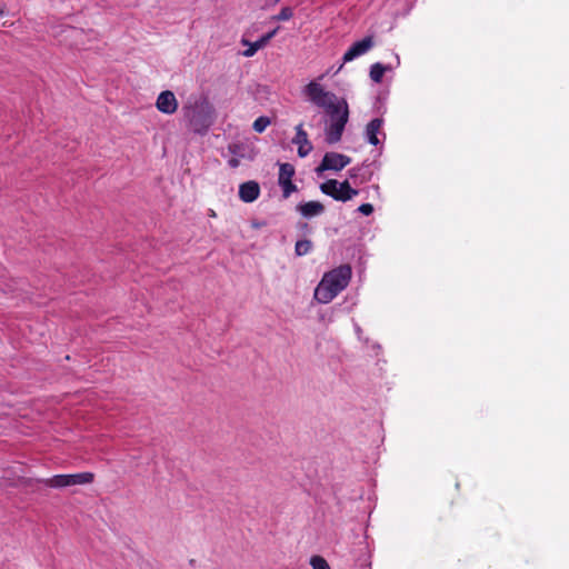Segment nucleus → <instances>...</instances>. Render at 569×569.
<instances>
[{
	"instance_id": "obj_1",
	"label": "nucleus",
	"mask_w": 569,
	"mask_h": 569,
	"mask_svg": "<svg viewBox=\"0 0 569 569\" xmlns=\"http://www.w3.org/2000/svg\"><path fill=\"white\" fill-rule=\"evenodd\" d=\"M305 94L319 108L325 109L329 116V123L325 129L326 141L335 144L341 140L345 127L349 120V107L345 99H339L333 92L326 91L316 81L305 87Z\"/></svg>"
},
{
	"instance_id": "obj_2",
	"label": "nucleus",
	"mask_w": 569,
	"mask_h": 569,
	"mask_svg": "<svg viewBox=\"0 0 569 569\" xmlns=\"http://www.w3.org/2000/svg\"><path fill=\"white\" fill-rule=\"evenodd\" d=\"M352 276L349 264H341L326 272L315 290V299L320 303L331 302L345 290Z\"/></svg>"
},
{
	"instance_id": "obj_3",
	"label": "nucleus",
	"mask_w": 569,
	"mask_h": 569,
	"mask_svg": "<svg viewBox=\"0 0 569 569\" xmlns=\"http://www.w3.org/2000/svg\"><path fill=\"white\" fill-rule=\"evenodd\" d=\"M189 128L198 134H204L214 121V109L209 102L196 104L188 113Z\"/></svg>"
},
{
	"instance_id": "obj_4",
	"label": "nucleus",
	"mask_w": 569,
	"mask_h": 569,
	"mask_svg": "<svg viewBox=\"0 0 569 569\" xmlns=\"http://www.w3.org/2000/svg\"><path fill=\"white\" fill-rule=\"evenodd\" d=\"M350 162L351 158L346 154L338 152H327L323 156L320 164L317 167L316 171L318 173H321L327 170L340 171L343 168H346Z\"/></svg>"
},
{
	"instance_id": "obj_5",
	"label": "nucleus",
	"mask_w": 569,
	"mask_h": 569,
	"mask_svg": "<svg viewBox=\"0 0 569 569\" xmlns=\"http://www.w3.org/2000/svg\"><path fill=\"white\" fill-rule=\"evenodd\" d=\"M373 37L368 36L365 37L362 40L355 42L343 54L342 60L343 62H350L355 60L356 58L365 54L373 47Z\"/></svg>"
},
{
	"instance_id": "obj_6",
	"label": "nucleus",
	"mask_w": 569,
	"mask_h": 569,
	"mask_svg": "<svg viewBox=\"0 0 569 569\" xmlns=\"http://www.w3.org/2000/svg\"><path fill=\"white\" fill-rule=\"evenodd\" d=\"M178 100L170 90L160 92L156 101L157 109L164 114H173L178 110Z\"/></svg>"
},
{
	"instance_id": "obj_7",
	"label": "nucleus",
	"mask_w": 569,
	"mask_h": 569,
	"mask_svg": "<svg viewBox=\"0 0 569 569\" xmlns=\"http://www.w3.org/2000/svg\"><path fill=\"white\" fill-rule=\"evenodd\" d=\"M292 143L298 146V154L301 158L307 157L311 152L312 144L308 139V133L303 130L302 123L296 127V136L292 139Z\"/></svg>"
},
{
	"instance_id": "obj_8",
	"label": "nucleus",
	"mask_w": 569,
	"mask_h": 569,
	"mask_svg": "<svg viewBox=\"0 0 569 569\" xmlns=\"http://www.w3.org/2000/svg\"><path fill=\"white\" fill-rule=\"evenodd\" d=\"M279 28L273 29L272 31L263 34L260 39H258L254 42H249L247 39H242L241 43L243 46H248V49H246L242 54L247 58L253 57L258 50L262 49L278 32Z\"/></svg>"
},
{
	"instance_id": "obj_9",
	"label": "nucleus",
	"mask_w": 569,
	"mask_h": 569,
	"mask_svg": "<svg viewBox=\"0 0 569 569\" xmlns=\"http://www.w3.org/2000/svg\"><path fill=\"white\" fill-rule=\"evenodd\" d=\"M260 196V186L257 181L250 180L239 186V198L247 203L256 201Z\"/></svg>"
},
{
	"instance_id": "obj_10",
	"label": "nucleus",
	"mask_w": 569,
	"mask_h": 569,
	"mask_svg": "<svg viewBox=\"0 0 569 569\" xmlns=\"http://www.w3.org/2000/svg\"><path fill=\"white\" fill-rule=\"evenodd\" d=\"M297 210L305 218H312L325 211V206L319 201H308L297 206Z\"/></svg>"
},
{
	"instance_id": "obj_11",
	"label": "nucleus",
	"mask_w": 569,
	"mask_h": 569,
	"mask_svg": "<svg viewBox=\"0 0 569 569\" xmlns=\"http://www.w3.org/2000/svg\"><path fill=\"white\" fill-rule=\"evenodd\" d=\"M383 124V120L381 118L372 119L366 127V136L367 140L370 144L377 146L379 144L378 133L381 130Z\"/></svg>"
},
{
	"instance_id": "obj_12",
	"label": "nucleus",
	"mask_w": 569,
	"mask_h": 569,
	"mask_svg": "<svg viewBox=\"0 0 569 569\" xmlns=\"http://www.w3.org/2000/svg\"><path fill=\"white\" fill-rule=\"evenodd\" d=\"M38 482L43 483L50 488H66L71 487L69 475H56L51 478L40 479Z\"/></svg>"
},
{
	"instance_id": "obj_13",
	"label": "nucleus",
	"mask_w": 569,
	"mask_h": 569,
	"mask_svg": "<svg viewBox=\"0 0 569 569\" xmlns=\"http://www.w3.org/2000/svg\"><path fill=\"white\" fill-rule=\"evenodd\" d=\"M338 186V201L346 202L348 200H351L355 196L359 193L358 190L351 188L348 180L339 182Z\"/></svg>"
},
{
	"instance_id": "obj_14",
	"label": "nucleus",
	"mask_w": 569,
	"mask_h": 569,
	"mask_svg": "<svg viewBox=\"0 0 569 569\" xmlns=\"http://www.w3.org/2000/svg\"><path fill=\"white\" fill-rule=\"evenodd\" d=\"M295 172V167L291 163H280L278 177L279 186L292 181Z\"/></svg>"
},
{
	"instance_id": "obj_15",
	"label": "nucleus",
	"mask_w": 569,
	"mask_h": 569,
	"mask_svg": "<svg viewBox=\"0 0 569 569\" xmlns=\"http://www.w3.org/2000/svg\"><path fill=\"white\" fill-rule=\"evenodd\" d=\"M339 182L336 179H329L320 184V190L322 193L332 197L338 201V186Z\"/></svg>"
},
{
	"instance_id": "obj_16",
	"label": "nucleus",
	"mask_w": 569,
	"mask_h": 569,
	"mask_svg": "<svg viewBox=\"0 0 569 569\" xmlns=\"http://www.w3.org/2000/svg\"><path fill=\"white\" fill-rule=\"evenodd\" d=\"M69 477L71 487L78 485H89L94 480V475L92 472L73 473L69 475Z\"/></svg>"
},
{
	"instance_id": "obj_17",
	"label": "nucleus",
	"mask_w": 569,
	"mask_h": 569,
	"mask_svg": "<svg viewBox=\"0 0 569 569\" xmlns=\"http://www.w3.org/2000/svg\"><path fill=\"white\" fill-rule=\"evenodd\" d=\"M388 70H390L389 67L383 66L380 62H376L370 67V79L376 83H380L385 72Z\"/></svg>"
},
{
	"instance_id": "obj_18",
	"label": "nucleus",
	"mask_w": 569,
	"mask_h": 569,
	"mask_svg": "<svg viewBox=\"0 0 569 569\" xmlns=\"http://www.w3.org/2000/svg\"><path fill=\"white\" fill-rule=\"evenodd\" d=\"M312 249V242L308 239L298 240L295 246V253L299 257L308 254Z\"/></svg>"
},
{
	"instance_id": "obj_19",
	"label": "nucleus",
	"mask_w": 569,
	"mask_h": 569,
	"mask_svg": "<svg viewBox=\"0 0 569 569\" xmlns=\"http://www.w3.org/2000/svg\"><path fill=\"white\" fill-rule=\"evenodd\" d=\"M270 123L271 121L268 117L261 116L253 121L252 129L256 132L261 133L267 129L268 126H270Z\"/></svg>"
},
{
	"instance_id": "obj_20",
	"label": "nucleus",
	"mask_w": 569,
	"mask_h": 569,
	"mask_svg": "<svg viewBox=\"0 0 569 569\" xmlns=\"http://www.w3.org/2000/svg\"><path fill=\"white\" fill-rule=\"evenodd\" d=\"M309 563L312 569H331L328 561L322 556H312Z\"/></svg>"
},
{
	"instance_id": "obj_21",
	"label": "nucleus",
	"mask_w": 569,
	"mask_h": 569,
	"mask_svg": "<svg viewBox=\"0 0 569 569\" xmlns=\"http://www.w3.org/2000/svg\"><path fill=\"white\" fill-rule=\"evenodd\" d=\"M280 187L282 188V196L284 199L289 198L292 192L297 191V186L292 181L280 184Z\"/></svg>"
},
{
	"instance_id": "obj_22",
	"label": "nucleus",
	"mask_w": 569,
	"mask_h": 569,
	"mask_svg": "<svg viewBox=\"0 0 569 569\" xmlns=\"http://www.w3.org/2000/svg\"><path fill=\"white\" fill-rule=\"evenodd\" d=\"M292 10L289 7H284L280 10V12L276 16V19L279 21L289 20L292 17Z\"/></svg>"
},
{
	"instance_id": "obj_23",
	"label": "nucleus",
	"mask_w": 569,
	"mask_h": 569,
	"mask_svg": "<svg viewBox=\"0 0 569 569\" xmlns=\"http://www.w3.org/2000/svg\"><path fill=\"white\" fill-rule=\"evenodd\" d=\"M358 211L365 216H370L373 212V206L371 203H362L359 206Z\"/></svg>"
},
{
	"instance_id": "obj_24",
	"label": "nucleus",
	"mask_w": 569,
	"mask_h": 569,
	"mask_svg": "<svg viewBox=\"0 0 569 569\" xmlns=\"http://www.w3.org/2000/svg\"><path fill=\"white\" fill-rule=\"evenodd\" d=\"M228 164H229L231 168H237V167H239L240 161H239V159H237V158H231V159H229Z\"/></svg>"
},
{
	"instance_id": "obj_25",
	"label": "nucleus",
	"mask_w": 569,
	"mask_h": 569,
	"mask_svg": "<svg viewBox=\"0 0 569 569\" xmlns=\"http://www.w3.org/2000/svg\"><path fill=\"white\" fill-rule=\"evenodd\" d=\"M6 14V8L0 4V17Z\"/></svg>"
},
{
	"instance_id": "obj_26",
	"label": "nucleus",
	"mask_w": 569,
	"mask_h": 569,
	"mask_svg": "<svg viewBox=\"0 0 569 569\" xmlns=\"http://www.w3.org/2000/svg\"><path fill=\"white\" fill-rule=\"evenodd\" d=\"M210 217H216V212L213 210H210Z\"/></svg>"
}]
</instances>
